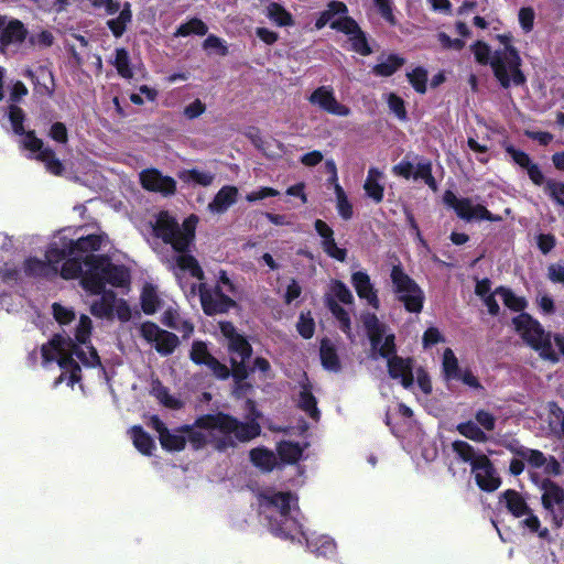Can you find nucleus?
I'll use <instances>...</instances> for the list:
<instances>
[{
  "label": "nucleus",
  "instance_id": "28",
  "mask_svg": "<svg viewBox=\"0 0 564 564\" xmlns=\"http://www.w3.org/2000/svg\"><path fill=\"white\" fill-rule=\"evenodd\" d=\"M383 173L377 167H370L364 184L366 196L373 203L380 204L384 197V186L380 183Z\"/></svg>",
  "mask_w": 564,
  "mask_h": 564
},
{
  "label": "nucleus",
  "instance_id": "50",
  "mask_svg": "<svg viewBox=\"0 0 564 564\" xmlns=\"http://www.w3.org/2000/svg\"><path fill=\"white\" fill-rule=\"evenodd\" d=\"M268 18L278 26H290L294 24L292 14L280 3L271 2L268 6Z\"/></svg>",
  "mask_w": 564,
  "mask_h": 564
},
{
  "label": "nucleus",
  "instance_id": "35",
  "mask_svg": "<svg viewBox=\"0 0 564 564\" xmlns=\"http://www.w3.org/2000/svg\"><path fill=\"white\" fill-rule=\"evenodd\" d=\"M132 21V11L130 2H124L119 15L107 21V26L115 37H121L127 30V25Z\"/></svg>",
  "mask_w": 564,
  "mask_h": 564
},
{
  "label": "nucleus",
  "instance_id": "8",
  "mask_svg": "<svg viewBox=\"0 0 564 564\" xmlns=\"http://www.w3.org/2000/svg\"><path fill=\"white\" fill-rule=\"evenodd\" d=\"M361 321L372 350L378 351L387 360L398 356L394 334L386 335L387 325L381 323L375 313L362 314Z\"/></svg>",
  "mask_w": 564,
  "mask_h": 564
},
{
  "label": "nucleus",
  "instance_id": "13",
  "mask_svg": "<svg viewBox=\"0 0 564 564\" xmlns=\"http://www.w3.org/2000/svg\"><path fill=\"white\" fill-rule=\"evenodd\" d=\"M329 25L333 30L349 36V42L354 52L361 56H369L372 54V48L368 42L366 33L352 17L346 15L333 20Z\"/></svg>",
  "mask_w": 564,
  "mask_h": 564
},
{
  "label": "nucleus",
  "instance_id": "18",
  "mask_svg": "<svg viewBox=\"0 0 564 564\" xmlns=\"http://www.w3.org/2000/svg\"><path fill=\"white\" fill-rule=\"evenodd\" d=\"M268 523L270 531L284 540H293L295 535L303 534L302 524L296 517L290 512H282L280 514H269Z\"/></svg>",
  "mask_w": 564,
  "mask_h": 564
},
{
  "label": "nucleus",
  "instance_id": "33",
  "mask_svg": "<svg viewBox=\"0 0 564 564\" xmlns=\"http://www.w3.org/2000/svg\"><path fill=\"white\" fill-rule=\"evenodd\" d=\"M250 462L259 469L265 473L272 471L276 466L274 453L267 447L260 446L252 448L249 453Z\"/></svg>",
  "mask_w": 564,
  "mask_h": 564
},
{
  "label": "nucleus",
  "instance_id": "26",
  "mask_svg": "<svg viewBox=\"0 0 564 564\" xmlns=\"http://www.w3.org/2000/svg\"><path fill=\"white\" fill-rule=\"evenodd\" d=\"M102 273L105 275V284L109 283L115 288H124L130 284V273L124 265L115 264L110 258L106 256L102 262Z\"/></svg>",
  "mask_w": 564,
  "mask_h": 564
},
{
  "label": "nucleus",
  "instance_id": "30",
  "mask_svg": "<svg viewBox=\"0 0 564 564\" xmlns=\"http://www.w3.org/2000/svg\"><path fill=\"white\" fill-rule=\"evenodd\" d=\"M319 357L322 366L329 371L339 372L341 370L340 360L337 354V348L333 341L324 337L319 345Z\"/></svg>",
  "mask_w": 564,
  "mask_h": 564
},
{
  "label": "nucleus",
  "instance_id": "25",
  "mask_svg": "<svg viewBox=\"0 0 564 564\" xmlns=\"http://www.w3.org/2000/svg\"><path fill=\"white\" fill-rule=\"evenodd\" d=\"M499 502L503 503L507 511L514 518H522L531 511L524 497L516 489H507L501 492Z\"/></svg>",
  "mask_w": 564,
  "mask_h": 564
},
{
  "label": "nucleus",
  "instance_id": "32",
  "mask_svg": "<svg viewBox=\"0 0 564 564\" xmlns=\"http://www.w3.org/2000/svg\"><path fill=\"white\" fill-rule=\"evenodd\" d=\"M75 254L73 246H70V239L61 238L59 245L52 243L45 252V259L48 263L56 265L58 268V263L65 261L67 258Z\"/></svg>",
  "mask_w": 564,
  "mask_h": 564
},
{
  "label": "nucleus",
  "instance_id": "5",
  "mask_svg": "<svg viewBox=\"0 0 564 564\" xmlns=\"http://www.w3.org/2000/svg\"><path fill=\"white\" fill-rule=\"evenodd\" d=\"M87 348L89 349L88 354L69 336L54 334L53 337L41 347L43 365L45 366L55 361V354L70 350L84 366L91 368L100 366L101 361L96 348L93 345H88Z\"/></svg>",
  "mask_w": 564,
  "mask_h": 564
},
{
  "label": "nucleus",
  "instance_id": "1",
  "mask_svg": "<svg viewBox=\"0 0 564 564\" xmlns=\"http://www.w3.org/2000/svg\"><path fill=\"white\" fill-rule=\"evenodd\" d=\"M198 220L197 215L191 214L180 226L177 220L171 216L169 212H161L153 227V231L158 238L162 239L164 243L170 245L174 251L180 253L176 257L178 269L188 271L193 278L202 281L205 278L204 271L197 259L188 254L195 240Z\"/></svg>",
  "mask_w": 564,
  "mask_h": 564
},
{
  "label": "nucleus",
  "instance_id": "38",
  "mask_svg": "<svg viewBox=\"0 0 564 564\" xmlns=\"http://www.w3.org/2000/svg\"><path fill=\"white\" fill-rule=\"evenodd\" d=\"M452 449L459 460L468 463L471 466V470L482 454L477 453L469 443L460 440L454 441L452 443Z\"/></svg>",
  "mask_w": 564,
  "mask_h": 564
},
{
  "label": "nucleus",
  "instance_id": "29",
  "mask_svg": "<svg viewBox=\"0 0 564 564\" xmlns=\"http://www.w3.org/2000/svg\"><path fill=\"white\" fill-rule=\"evenodd\" d=\"M297 408L305 412L312 420L316 422L319 421L321 411L317 408V399L313 394L312 384L308 381L301 383Z\"/></svg>",
  "mask_w": 564,
  "mask_h": 564
},
{
  "label": "nucleus",
  "instance_id": "58",
  "mask_svg": "<svg viewBox=\"0 0 564 564\" xmlns=\"http://www.w3.org/2000/svg\"><path fill=\"white\" fill-rule=\"evenodd\" d=\"M91 319L87 315H82L79 318V323L76 327L75 339L77 344H90V335H91Z\"/></svg>",
  "mask_w": 564,
  "mask_h": 564
},
{
  "label": "nucleus",
  "instance_id": "22",
  "mask_svg": "<svg viewBox=\"0 0 564 564\" xmlns=\"http://www.w3.org/2000/svg\"><path fill=\"white\" fill-rule=\"evenodd\" d=\"M413 361L411 358L394 356L388 360V373L392 379H400L401 384L409 389L413 386Z\"/></svg>",
  "mask_w": 564,
  "mask_h": 564
},
{
  "label": "nucleus",
  "instance_id": "24",
  "mask_svg": "<svg viewBox=\"0 0 564 564\" xmlns=\"http://www.w3.org/2000/svg\"><path fill=\"white\" fill-rule=\"evenodd\" d=\"M23 271L28 278L54 279L58 274V268L36 257H29L24 260Z\"/></svg>",
  "mask_w": 564,
  "mask_h": 564
},
{
  "label": "nucleus",
  "instance_id": "15",
  "mask_svg": "<svg viewBox=\"0 0 564 564\" xmlns=\"http://www.w3.org/2000/svg\"><path fill=\"white\" fill-rule=\"evenodd\" d=\"M310 104L319 107L329 115L347 117L350 115V108L340 104L330 86L317 87L307 98Z\"/></svg>",
  "mask_w": 564,
  "mask_h": 564
},
{
  "label": "nucleus",
  "instance_id": "47",
  "mask_svg": "<svg viewBox=\"0 0 564 564\" xmlns=\"http://www.w3.org/2000/svg\"><path fill=\"white\" fill-rule=\"evenodd\" d=\"M112 65L116 67L117 73L122 78L131 79L133 77L129 52L124 47L116 48Z\"/></svg>",
  "mask_w": 564,
  "mask_h": 564
},
{
  "label": "nucleus",
  "instance_id": "55",
  "mask_svg": "<svg viewBox=\"0 0 564 564\" xmlns=\"http://www.w3.org/2000/svg\"><path fill=\"white\" fill-rule=\"evenodd\" d=\"M189 358L196 365L207 366L209 364V360L213 359L214 356L209 352L206 343L202 340H195L192 344Z\"/></svg>",
  "mask_w": 564,
  "mask_h": 564
},
{
  "label": "nucleus",
  "instance_id": "23",
  "mask_svg": "<svg viewBox=\"0 0 564 564\" xmlns=\"http://www.w3.org/2000/svg\"><path fill=\"white\" fill-rule=\"evenodd\" d=\"M260 505L264 508H273L275 513L290 512L292 501H297V497L290 491L261 492L259 495Z\"/></svg>",
  "mask_w": 564,
  "mask_h": 564
},
{
  "label": "nucleus",
  "instance_id": "20",
  "mask_svg": "<svg viewBox=\"0 0 564 564\" xmlns=\"http://www.w3.org/2000/svg\"><path fill=\"white\" fill-rule=\"evenodd\" d=\"M28 29L18 19L9 20L0 15V46L8 47L12 44H21L28 37Z\"/></svg>",
  "mask_w": 564,
  "mask_h": 564
},
{
  "label": "nucleus",
  "instance_id": "56",
  "mask_svg": "<svg viewBox=\"0 0 564 564\" xmlns=\"http://www.w3.org/2000/svg\"><path fill=\"white\" fill-rule=\"evenodd\" d=\"M406 77L416 93H426L427 70L425 68L417 66L412 72L408 73Z\"/></svg>",
  "mask_w": 564,
  "mask_h": 564
},
{
  "label": "nucleus",
  "instance_id": "46",
  "mask_svg": "<svg viewBox=\"0 0 564 564\" xmlns=\"http://www.w3.org/2000/svg\"><path fill=\"white\" fill-rule=\"evenodd\" d=\"M496 293L502 297L503 304L513 312L523 313L528 303L524 297L517 296L509 288L498 286Z\"/></svg>",
  "mask_w": 564,
  "mask_h": 564
},
{
  "label": "nucleus",
  "instance_id": "39",
  "mask_svg": "<svg viewBox=\"0 0 564 564\" xmlns=\"http://www.w3.org/2000/svg\"><path fill=\"white\" fill-rule=\"evenodd\" d=\"M405 64V58L398 54H389L384 62L373 66L372 73L381 77H390Z\"/></svg>",
  "mask_w": 564,
  "mask_h": 564
},
{
  "label": "nucleus",
  "instance_id": "59",
  "mask_svg": "<svg viewBox=\"0 0 564 564\" xmlns=\"http://www.w3.org/2000/svg\"><path fill=\"white\" fill-rule=\"evenodd\" d=\"M470 48L477 63L480 65H490L494 52H491L490 46L486 42L478 40Z\"/></svg>",
  "mask_w": 564,
  "mask_h": 564
},
{
  "label": "nucleus",
  "instance_id": "34",
  "mask_svg": "<svg viewBox=\"0 0 564 564\" xmlns=\"http://www.w3.org/2000/svg\"><path fill=\"white\" fill-rule=\"evenodd\" d=\"M134 447L145 456H151L155 448L154 440L141 425H134L130 430Z\"/></svg>",
  "mask_w": 564,
  "mask_h": 564
},
{
  "label": "nucleus",
  "instance_id": "2",
  "mask_svg": "<svg viewBox=\"0 0 564 564\" xmlns=\"http://www.w3.org/2000/svg\"><path fill=\"white\" fill-rule=\"evenodd\" d=\"M194 425L203 430H216L223 434L213 440L214 447L218 452L236 447L237 442H249L261 433V426L257 421L241 422L225 412L203 414L195 420Z\"/></svg>",
  "mask_w": 564,
  "mask_h": 564
},
{
  "label": "nucleus",
  "instance_id": "57",
  "mask_svg": "<svg viewBox=\"0 0 564 564\" xmlns=\"http://www.w3.org/2000/svg\"><path fill=\"white\" fill-rule=\"evenodd\" d=\"M527 518L522 521L523 525L527 527L530 532L538 534L539 538L550 541V531L547 528H542L539 518L531 510L525 514Z\"/></svg>",
  "mask_w": 564,
  "mask_h": 564
},
{
  "label": "nucleus",
  "instance_id": "27",
  "mask_svg": "<svg viewBox=\"0 0 564 564\" xmlns=\"http://www.w3.org/2000/svg\"><path fill=\"white\" fill-rule=\"evenodd\" d=\"M238 198V188L234 185L223 186L208 204V210L214 214H224Z\"/></svg>",
  "mask_w": 564,
  "mask_h": 564
},
{
  "label": "nucleus",
  "instance_id": "61",
  "mask_svg": "<svg viewBox=\"0 0 564 564\" xmlns=\"http://www.w3.org/2000/svg\"><path fill=\"white\" fill-rule=\"evenodd\" d=\"M503 148L505 151L511 156L513 163L520 167L525 170L532 163V160L528 153L514 148L512 144L505 142Z\"/></svg>",
  "mask_w": 564,
  "mask_h": 564
},
{
  "label": "nucleus",
  "instance_id": "64",
  "mask_svg": "<svg viewBox=\"0 0 564 564\" xmlns=\"http://www.w3.org/2000/svg\"><path fill=\"white\" fill-rule=\"evenodd\" d=\"M545 189L549 196L560 206L564 207V183L555 180L546 181Z\"/></svg>",
  "mask_w": 564,
  "mask_h": 564
},
{
  "label": "nucleus",
  "instance_id": "44",
  "mask_svg": "<svg viewBox=\"0 0 564 564\" xmlns=\"http://www.w3.org/2000/svg\"><path fill=\"white\" fill-rule=\"evenodd\" d=\"M414 180L423 181L433 192L437 191V182L432 173V162L423 159L416 163L415 171L412 174Z\"/></svg>",
  "mask_w": 564,
  "mask_h": 564
},
{
  "label": "nucleus",
  "instance_id": "53",
  "mask_svg": "<svg viewBox=\"0 0 564 564\" xmlns=\"http://www.w3.org/2000/svg\"><path fill=\"white\" fill-rule=\"evenodd\" d=\"M84 259L67 258L59 270V274L65 280H72L82 276Z\"/></svg>",
  "mask_w": 564,
  "mask_h": 564
},
{
  "label": "nucleus",
  "instance_id": "43",
  "mask_svg": "<svg viewBox=\"0 0 564 564\" xmlns=\"http://www.w3.org/2000/svg\"><path fill=\"white\" fill-rule=\"evenodd\" d=\"M178 178L184 183H194L196 185L206 187L212 185L215 175L210 172H204L197 169H189L180 172Z\"/></svg>",
  "mask_w": 564,
  "mask_h": 564
},
{
  "label": "nucleus",
  "instance_id": "10",
  "mask_svg": "<svg viewBox=\"0 0 564 564\" xmlns=\"http://www.w3.org/2000/svg\"><path fill=\"white\" fill-rule=\"evenodd\" d=\"M23 149L35 153L34 159L44 163L45 169L53 175L59 176L65 171L64 164L56 158L51 147H44V142L36 137L34 130H29L26 140L21 141Z\"/></svg>",
  "mask_w": 564,
  "mask_h": 564
},
{
  "label": "nucleus",
  "instance_id": "42",
  "mask_svg": "<svg viewBox=\"0 0 564 564\" xmlns=\"http://www.w3.org/2000/svg\"><path fill=\"white\" fill-rule=\"evenodd\" d=\"M151 393L160 401V403L169 409L177 410L182 406V402L171 395L169 388L163 386L159 379L153 381Z\"/></svg>",
  "mask_w": 564,
  "mask_h": 564
},
{
  "label": "nucleus",
  "instance_id": "37",
  "mask_svg": "<svg viewBox=\"0 0 564 564\" xmlns=\"http://www.w3.org/2000/svg\"><path fill=\"white\" fill-rule=\"evenodd\" d=\"M276 452L280 459L285 464H295L297 463L303 455V448L299 443L282 441L276 446Z\"/></svg>",
  "mask_w": 564,
  "mask_h": 564
},
{
  "label": "nucleus",
  "instance_id": "52",
  "mask_svg": "<svg viewBox=\"0 0 564 564\" xmlns=\"http://www.w3.org/2000/svg\"><path fill=\"white\" fill-rule=\"evenodd\" d=\"M457 432L474 442H486V433L473 421L462 422L456 426Z\"/></svg>",
  "mask_w": 564,
  "mask_h": 564
},
{
  "label": "nucleus",
  "instance_id": "62",
  "mask_svg": "<svg viewBox=\"0 0 564 564\" xmlns=\"http://www.w3.org/2000/svg\"><path fill=\"white\" fill-rule=\"evenodd\" d=\"M322 248L328 257L337 261L344 262L347 258V250L339 248L334 237L328 240H322Z\"/></svg>",
  "mask_w": 564,
  "mask_h": 564
},
{
  "label": "nucleus",
  "instance_id": "17",
  "mask_svg": "<svg viewBox=\"0 0 564 564\" xmlns=\"http://www.w3.org/2000/svg\"><path fill=\"white\" fill-rule=\"evenodd\" d=\"M471 471L475 474L477 486L482 491L492 492L501 485V478L499 477L496 467L485 454H481V457L476 463Z\"/></svg>",
  "mask_w": 564,
  "mask_h": 564
},
{
  "label": "nucleus",
  "instance_id": "12",
  "mask_svg": "<svg viewBox=\"0 0 564 564\" xmlns=\"http://www.w3.org/2000/svg\"><path fill=\"white\" fill-rule=\"evenodd\" d=\"M198 292L202 308L207 316L224 314L237 306L236 301L226 295L219 284L212 290L205 283H200Z\"/></svg>",
  "mask_w": 564,
  "mask_h": 564
},
{
  "label": "nucleus",
  "instance_id": "63",
  "mask_svg": "<svg viewBox=\"0 0 564 564\" xmlns=\"http://www.w3.org/2000/svg\"><path fill=\"white\" fill-rule=\"evenodd\" d=\"M388 107H389L390 111L397 116L398 119H400L402 121L408 119L405 102L397 94H394V93L389 94Z\"/></svg>",
  "mask_w": 564,
  "mask_h": 564
},
{
  "label": "nucleus",
  "instance_id": "16",
  "mask_svg": "<svg viewBox=\"0 0 564 564\" xmlns=\"http://www.w3.org/2000/svg\"><path fill=\"white\" fill-rule=\"evenodd\" d=\"M141 186L149 192L163 196H172L176 193V181L169 175H163L158 169H147L140 173Z\"/></svg>",
  "mask_w": 564,
  "mask_h": 564
},
{
  "label": "nucleus",
  "instance_id": "31",
  "mask_svg": "<svg viewBox=\"0 0 564 564\" xmlns=\"http://www.w3.org/2000/svg\"><path fill=\"white\" fill-rule=\"evenodd\" d=\"M101 297L95 301L90 306V313L99 318L112 317L115 311V304L117 302V295L112 290H105L100 293Z\"/></svg>",
  "mask_w": 564,
  "mask_h": 564
},
{
  "label": "nucleus",
  "instance_id": "51",
  "mask_svg": "<svg viewBox=\"0 0 564 564\" xmlns=\"http://www.w3.org/2000/svg\"><path fill=\"white\" fill-rule=\"evenodd\" d=\"M160 299L152 284H145L141 293V307L147 315H152L158 311Z\"/></svg>",
  "mask_w": 564,
  "mask_h": 564
},
{
  "label": "nucleus",
  "instance_id": "4",
  "mask_svg": "<svg viewBox=\"0 0 564 564\" xmlns=\"http://www.w3.org/2000/svg\"><path fill=\"white\" fill-rule=\"evenodd\" d=\"M392 293L408 313L420 314L423 311L425 294L417 282L412 279L399 262L390 271Z\"/></svg>",
  "mask_w": 564,
  "mask_h": 564
},
{
  "label": "nucleus",
  "instance_id": "19",
  "mask_svg": "<svg viewBox=\"0 0 564 564\" xmlns=\"http://www.w3.org/2000/svg\"><path fill=\"white\" fill-rule=\"evenodd\" d=\"M512 323L517 332L521 333L522 339L533 348V345L540 344V341L546 336L541 324L532 318L528 313H521L512 318Z\"/></svg>",
  "mask_w": 564,
  "mask_h": 564
},
{
  "label": "nucleus",
  "instance_id": "21",
  "mask_svg": "<svg viewBox=\"0 0 564 564\" xmlns=\"http://www.w3.org/2000/svg\"><path fill=\"white\" fill-rule=\"evenodd\" d=\"M351 284L359 296V299L367 301V303L375 310H379L380 300L378 292L372 284L370 276L365 271H356L351 274Z\"/></svg>",
  "mask_w": 564,
  "mask_h": 564
},
{
  "label": "nucleus",
  "instance_id": "9",
  "mask_svg": "<svg viewBox=\"0 0 564 564\" xmlns=\"http://www.w3.org/2000/svg\"><path fill=\"white\" fill-rule=\"evenodd\" d=\"M443 204L452 208L456 216L465 221L487 220L499 223L502 220L500 215L492 214L481 204L474 205L469 197H457L451 189H446L443 194Z\"/></svg>",
  "mask_w": 564,
  "mask_h": 564
},
{
  "label": "nucleus",
  "instance_id": "60",
  "mask_svg": "<svg viewBox=\"0 0 564 564\" xmlns=\"http://www.w3.org/2000/svg\"><path fill=\"white\" fill-rule=\"evenodd\" d=\"M330 290L334 294L333 299H337L344 304H352L354 296L348 286L340 280H334L330 284Z\"/></svg>",
  "mask_w": 564,
  "mask_h": 564
},
{
  "label": "nucleus",
  "instance_id": "14",
  "mask_svg": "<svg viewBox=\"0 0 564 564\" xmlns=\"http://www.w3.org/2000/svg\"><path fill=\"white\" fill-rule=\"evenodd\" d=\"M540 488L543 491L542 506L552 516L553 527L560 529L563 525V516L557 512L564 507V489L550 478L543 479Z\"/></svg>",
  "mask_w": 564,
  "mask_h": 564
},
{
  "label": "nucleus",
  "instance_id": "41",
  "mask_svg": "<svg viewBox=\"0 0 564 564\" xmlns=\"http://www.w3.org/2000/svg\"><path fill=\"white\" fill-rule=\"evenodd\" d=\"M208 32V26L199 18H192L182 23L174 32V37H186L192 34L204 36Z\"/></svg>",
  "mask_w": 564,
  "mask_h": 564
},
{
  "label": "nucleus",
  "instance_id": "7",
  "mask_svg": "<svg viewBox=\"0 0 564 564\" xmlns=\"http://www.w3.org/2000/svg\"><path fill=\"white\" fill-rule=\"evenodd\" d=\"M361 321L372 350L378 351L387 360L398 356L394 334L386 335L387 325L381 323L375 313L362 314Z\"/></svg>",
  "mask_w": 564,
  "mask_h": 564
},
{
  "label": "nucleus",
  "instance_id": "40",
  "mask_svg": "<svg viewBox=\"0 0 564 564\" xmlns=\"http://www.w3.org/2000/svg\"><path fill=\"white\" fill-rule=\"evenodd\" d=\"M462 369L458 359L451 348H446L443 352L442 375L445 381H452L459 377Z\"/></svg>",
  "mask_w": 564,
  "mask_h": 564
},
{
  "label": "nucleus",
  "instance_id": "36",
  "mask_svg": "<svg viewBox=\"0 0 564 564\" xmlns=\"http://www.w3.org/2000/svg\"><path fill=\"white\" fill-rule=\"evenodd\" d=\"M325 303L327 308L338 321L340 330L349 336L351 333V319L349 313L330 295L326 296Z\"/></svg>",
  "mask_w": 564,
  "mask_h": 564
},
{
  "label": "nucleus",
  "instance_id": "48",
  "mask_svg": "<svg viewBox=\"0 0 564 564\" xmlns=\"http://www.w3.org/2000/svg\"><path fill=\"white\" fill-rule=\"evenodd\" d=\"M8 117L13 133L17 135L24 137L23 140H26V134L29 133V131L24 129V121L26 119L24 110L17 105H10L8 107Z\"/></svg>",
  "mask_w": 564,
  "mask_h": 564
},
{
  "label": "nucleus",
  "instance_id": "49",
  "mask_svg": "<svg viewBox=\"0 0 564 564\" xmlns=\"http://www.w3.org/2000/svg\"><path fill=\"white\" fill-rule=\"evenodd\" d=\"M178 337L169 330H162L155 340V349L161 356H169L178 347Z\"/></svg>",
  "mask_w": 564,
  "mask_h": 564
},
{
  "label": "nucleus",
  "instance_id": "3",
  "mask_svg": "<svg viewBox=\"0 0 564 564\" xmlns=\"http://www.w3.org/2000/svg\"><path fill=\"white\" fill-rule=\"evenodd\" d=\"M496 39L503 46L496 50L491 57L490 67L496 80L503 89H508L511 86H524L527 84V76L521 68L522 58L520 53L512 44V33L497 34Z\"/></svg>",
  "mask_w": 564,
  "mask_h": 564
},
{
  "label": "nucleus",
  "instance_id": "45",
  "mask_svg": "<svg viewBox=\"0 0 564 564\" xmlns=\"http://www.w3.org/2000/svg\"><path fill=\"white\" fill-rule=\"evenodd\" d=\"M102 243V236L100 235H87L85 237H80L77 240L70 239V246H73L74 252H91L98 251Z\"/></svg>",
  "mask_w": 564,
  "mask_h": 564
},
{
  "label": "nucleus",
  "instance_id": "11",
  "mask_svg": "<svg viewBox=\"0 0 564 564\" xmlns=\"http://www.w3.org/2000/svg\"><path fill=\"white\" fill-rule=\"evenodd\" d=\"M106 260V254H86L84 264L86 270L80 276V284L84 290L93 295H99L106 290L105 275L102 273V262Z\"/></svg>",
  "mask_w": 564,
  "mask_h": 564
},
{
  "label": "nucleus",
  "instance_id": "6",
  "mask_svg": "<svg viewBox=\"0 0 564 564\" xmlns=\"http://www.w3.org/2000/svg\"><path fill=\"white\" fill-rule=\"evenodd\" d=\"M227 350L230 354L235 392L245 393L252 389V384L246 381L249 377L247 361L252 356V346L243 335H240L227 344Z\"/></svg>",
  "mask_w": 564,
  "mask_h": 564
},
{
  "label": "nucleus",
  "instance_id": "54",
  "mask_svg": "<svg viewBox=\"0 0 564 564\" xmlns=\"http://www.w3.org/2000/svg\"><path fill=\"white\" fill-rule=\"evenodd\" d=\"M161 446L169 452H180L185 448L186 438L180 434H173L169 430L165 431L160 437Z\"/></svg>",
  "mask_w": 564,
  "mask_h": 564
}]
</instances>
